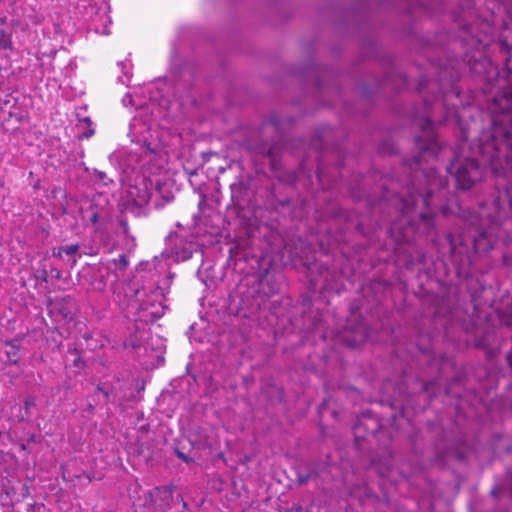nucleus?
<instances>
[{"mask_svg":"<svg viewBox=\"0 0 512 512\" xmlns=\"http://www.w3.org/2000/svg\"><path fill=\"white\" fill-rule=\"evenodd\" d=\"M455 159L448 168L457 186L469 189L482 178L481 165H488L495 174L512 173V110L505 109L492 120V130L484 132L478 144L480 163L464 156V143L457 145Z\"/></svg>","mask_w":512,"mask_h":512,"instance_id":"f257e3e1","label":"nucleus"},{"mask_svg":"<svg viewBox=\"0 0 512 512\" xmlns=\"http://www.w3.org/2000/svg\"><path fill=\"white\" fill-rule=\"evenodd\" d=\"M427 185L425 192L420 191L415 181L407 187V197L399 201L400 218L392 224L391 230L399 231L403 241H409L413 233L429 234L434 227V213L430 209V198L435 190L444 188L447 184L445 177L438 175L434 168L421 171V179Z\"/></svg>","mask_w":512,"mask_h":512,"instance_id":"f03ea898","label":"nucleus"},{"mask_svg":"<svg viewBox=\"0 0 512 512\" xmlns=\"http://www.w3.org/2000/svg\"><path fill=\"white\" fill-rule=\"evenodd\" d=\"M135 297L139 304V310L146 312L151 318H160L164 314L165 306L163 304L165 295L159 287H146L142 290H136Z\"/></svg>","mask_w":512,"mask_h":512,"instance_id":"7ed1b4c3","label":"nucleus"},{"mask_svg":"<svg viewBox=\"0 0 512 512\" xmlns=\"http://www.w3.org/2000/svg\"><path fill=\"white\" fill-rule=\"evenodd\" d=\"M422 129L427 137V141L426 143H418L420 149L419 155L414 158L412 163H409V167L411 169H416L414 166L422 168V162H428L430 159H435L441 151L440 144L434 132L433 122L430 119L424 120L422 123Z\"/></svg>","mask_w":512,"mask_h":512,"instance_id":"20e7f679","label":"nucleus"},{"mask_svg":"<svg viewBox=\"0 0 512 512\" xmlns=\"http://www.w3.org/2000/svg\"><path fill=\"white\" fill-rule=\"evenodd\" d=\"M493 247V240L488 237L487 233H481L472 240V248L474 252L488 250Z\"/></svg>","mask_w":512,"mask_h":512,"instance_id":"39448f33","label":"nucleus"},{"mask_svg":"<svg viewBox=\"0 0 512 512\" xmlns=\"http://www.w3.org/2000/svg\"><path fill=\"white\" fill-rule=\"evenodd\" d=\"M7 350L6 355L10 362L16 363L19 359L18 351H19V342L18 341H11L6 343Z\"/></svg>","mask_w":512,"mask_h":512,"instance_id":"423d86ee","label":"nucleus"},{"mask_svg":"<svg viewBox=\"0 0 512 512\" xmlns=\"http://www.w3.org/2000/svg\"><path fill=\"white\" fill-rule=\"evenodd\" d=\"M449 243H450V248H451V252L453 255H456V254H465V256L467 258H469V249L466 248L465 250L462 249L461 247H458L457 244H456V240L454 238H452V236H449Z\"/></svg>","mask_w":512,"mask_h":512,"instance_id":"0eeeda50","label":"nucleus"},{"mask_svg":"<svg viewBox=\"0 0 512 512\" xmlns=\"http://www.w3.org/2000/svg\"><path fill=\"white\" fill-rule=\"evenodd\" d=\"M150 200V193L148 191H144L143 193L139 194L137 198L134 199L135 203L139 206H142L146 203H148Z\"/></svg>","mask_w":512,"mask_h":512,"instance_id":"6e6552de","label":"nucleus"},{"mask_svg":"<svg viewBox=\"0 0 512 512\" xmlns=\"http://www.w3.org/2000/svg\"><path fill=\"white\" fill-rule=\"evenodd\" d=\"M113 264L117 268L124 269L127 266L128 261L125 255H120L118 259L113 260Z\"/></svg>","mask_w":512,"mask_h":512,"instance_id":"1a4fd4ad","label":"nucleus"},{"mask_svg":"<svg viewBox=\"0 0 512 512\" xmlns=\"http://www.w3.org/2000/svg\"><path fill=\"white\" fill-rule=\"evenodd\" d=\"M63 248V252L67 255H74L78 252L79 250V245L78 244H72V245H68V246H64L62 247Z\"/></svg>","mask_w":512,"mask_h":512,"instance_id":"9d476101","label":"nucleus"},{"mask_svg":"<svg viewBox=\"0 0 512 512\" xmlns=\"http://www.w3.org/2000/svg\"><path fill=\"white\" fill-rule=\"evenodd\" d=\"M98 391L101 392L105 398L107 399H111L112 401H115L114 397L112 396L111 392L104 389V388H101V387H98Z\"/></svg>","mask_w":512,"mask_h":512,"instance_id":"9b49d317","label":"nucleus"},{"mask_svg":"<svg viewBox=\"0 0 512 512\" xmlns=\"http://www.w3.org/2000/svg\"><path fill=\"white\" fill-rule=\"evenodd\" d=\"M366 338V335H362L361 338L357 341L349 342V345L352 347H356L357 345L361 344Z\"/></svg>","mask_w":512,"mask_h":512,"instance_id":"f8f14e48","label":"nucleus"},{"mask_svg":"<svg viewBox=\"0 0 512 512\" xmlns=\"http://www.w3.org/2000/svg\"><path fill=\"white\" fill-rule=\"evenodd\" d=\"M63 253V248L60 247L57 252L53 253V256L61 258Z\"/></svg>","mask_w":512,"mask_h":512,"instance_id":"ddd939ff","label":"nucleus"},{"mask_svg":"<svg viewBox=\"0 0 512 512\" xmlns=\"http://www.w3.org/2000/svg\"><path fill=\"white\" fill-rule=\"evenodd\" d=\"M75 264H76V259L73 260L72 266H74Z\"/></svg>","mask_w":512,"mask_h":512,"instance_id":"4468645a","label":"nucleus"}]
</instances>
